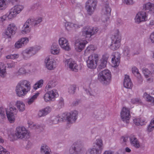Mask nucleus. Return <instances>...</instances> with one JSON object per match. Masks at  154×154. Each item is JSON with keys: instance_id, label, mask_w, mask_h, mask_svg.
I'll return each mask as SVG.
<instances>
[{"instance_id": "39448f33", "label": "nucleus", "mask_w": 154, "mask_h": 154, "mask_svg": "<svg viewBox=\"0 0 154 154\" xmlns=\"http://www.w3.org/2000/svg\"><path fill=\"white\" fill-rule=\"evenodd\" d=\"M15 134L17 138L22 139H25L30 137L29 132L23 126H20L16 128Z\"/></svg>"}, {"instance_id": "e433bc0d", "label": "nucleus", "mask_w": 154, "mask_h": 154, "mask_svg": "<svg viewBox=\"0 0 154 154\" xmlns=\"http://www.w3.org/2000/svg\"><path fill=\"white\" fill-rule=\"evenodd\" d=\"M103 145L102 141L101 139L96 140L95 143L94 144L92 148L97 149V152L101 148Z\"/></svg>"}, {"instance_id": "c85d7f7f", "label": "nucleus", "mask_w": 154, "mask_h": 154, "mask_svg": "<svg viewBox=\"0 0 154 154\" xmlns=\"http://www.w3.org/2000/svg\"><path fill=\"white\" fill-rule=\"evenodd\" d=\"M143 8L145 10H148L149 13L151 14H154V4L149 2L144 4Z\"/></svg>"}, {"instance_id": "9b49d317", "label": "nucleus", "mask_w": 154, "mask_h": 154, "mask_svg": "<svg viewBox=\"0 0 154 154\" xmlns=\"http://www.w3.org/2000/svg\"><path fill=\"white\" fill-rule=\"evenodd\" d=\"M44 66L45 68L49 70L54 69L57 66V62L51 57H47L44 60Z\"/></svg>"}, {"instance_id": "5701e85b", "label": "nucleus", "mask_w": 154, "mask_h": 154, "mask_svg": "<svg viewBox=\"0 0 154 154\" xmlns=\"http://www.w3.org/2000/svg\"><path fill=\"white\" fill-rule=\"evenodd\" d=\"M65 27L66 30L69 32L71 31L72 30L80 27L81 26L77 23L66 22L65 23Z\"/></svg>"}, {"instance_id": "4c0bfd02", "label": "nucleus", "mask_w": 154, "mask_h": 154, "mask_svg": "<svg viewBox=\"0 0 154 154\" xmlns=\"http://www.w3.org/2000/svg\"><path fill=\"white\" fill-rule=\"evenodd\" d=\"M44 82V80L42 79L38 81L33 86V89L36 90L39 88H41L43 85Z\"/></svg>"}, {"instance_id": "bf43d9fd", "label": "nucleus", "mask_w": 154, "mask_h": 154, "mask_svg": "<svg viewBox=\"0 0 154 154\" xmlns=\"http://www.w3.org/2000/svg\"><path fill=\"white\" fill-rule=\"evenodd\" d=\"M42 18L41 17H38L35 20V25H37L42 22Z\"/></svg>"}, {"instance_id": "3c124183", "label": "nucleus", "mask_w": 154, "mask_h": 154, "mask_svg": "<svg viewBox=\"0 0 154 154\" xmlns=\"http://www.w3.org/2000/svg\"><path fill=\"white\" fill-rule=\"evenodd\" d=\"M27 73L26 71L24 68H20L17 72V73L19 75H25Z\"/></svg>"}, {"instance_id": "338daca9", "label": "nucleus", "mask_w": 154, "mask_h": 154, "mask_svg": "<svg viewBox=\"0 0 154 154\" xmlns=\"http://www.w3.org/2000/svg\"><path fill=\"white\" fill-rule=\"evenodd\" d=\"M113 151L111 150L105 151L103 154H113Z\"/></svg>"}, {"instance_id": "4be33fe9", "label": "nucleus", "mask_w": 154, "mask_h": 154, "mask_svg": "<svg viewBox=\"0 0 154 154\" xmlns=\"http://www.w3.org/2000/svg\"><path fill=\"white\" fill-rule=\"evenodd\" d=\"M30 20H28L25 23L22 28L20 32L23 35L28 34L31 32V28L30 26Z\"/></svg>"}, {"instance_id": "774afa93", "label": "nucleus", "mask_w": 154, "mask_h": 154, "mask_svg": "<svg viewBox=\"0 0 154 154\" xmlns=\"http://www.w3.org/2000/svg\"><path fill=\"white\" fill-rule=\"evenodd\" d=\"M150 66L152 69V73H154V63L151 64Z\"/></svg>"}, {"instance_id": "f704fd0d", "label": "nucleus", "mask_w": 154, "mask_h": 154, "mask_svg": "<svg viewBox=\"0 0 154 154\" xmlns=\"http://www.w3.org/2000/svg\"><path fill=\"white\" fill-rule=\"evenodd\" d=\"M41 152L44 154H51V151L50 148L46 144H43L41 148Z\"/></svg>"}, {"instance_id": "6e6552de", "label": "nucleus", "mask_w": 154, "mask_h": 154, "mask_svg": "<svg viewBox=\"0 0 154 154\" xmlns=\"http://www.w3.org/2000/svg\"><path fill=\"white\" fill-rule=\"evenodd\" d=\"M23 6L20 5H17L13 7L7 13L8 18L11 20L15 18L23 9Z\"/></svg>"}, {"instance_id": "2eb2a0df", "label": "nucleus", "mask_w": 154, "mask_h": 154, "mask_svg": "<svg viewBox=\"0 0 154 154\" xmlns=\"http://www.w3.org/2000/svg\"><path fill=\"white\" fill-rule=\"evenodd\" d=\"M78 112L77 110H73L67 114L66 120L69 125L74 123L77 118Z\"/></svg>"}, {"instance_id": "20e7f679", "label": "nucleus", "mask_w": 154, "mask_h": 154, "mask_svg": "<svg viewBox=\"0 0 154 154\" xmlns=\"http://www.w3.org/2000/svg\"><path fill=\"white\" fill-rule=\"evenodd\" d=\"M115 34L112 37L111 44L110 48L112 50L118 49L121 45V37L119 35V31L118 29L115 30Z\"/></svg>"}, {"instance_id": "de8ad7c7", "label": "nucleus", "mask_w": 154, "mask_h": 154, "mask_svg": "<svg viewBox=\"0 0 154 154\" xmlns=\"http://www.w3.org/2000/svg\"><path fill=\"white\" fill-rule=\"evenodd\" d=\"M97 152V149L91 148L88 150L86 154H96Z\"/></svg>"}, {"instance_id": "5fc2aeb1", "label": "nucleus", "mask_w": 154, "mask_h": 154, "mask_svg": "<svg viewBox=\"0 0 154 154\" xmlns=\"http://www.w3.org/2000/svg\"><path fill=\"white\" fill-rule=\"evenodd\" d=\"M122 1L124 4L128 5H132L134 3L133 0H122Z\"/></svg>"}, {"instance_id": "a878e982", "label": "nucleus", "mask_w": 154, "mask_h": 154, "mask_svg": "<svg viewBox=\"0 0 154 154\" xmlns=\"http://www.w3.org/2000/svg\"><path fill=\"white\" fill-rule=\"evenodd\" d=\"M40 94V93L39 92H36L33 94L29 97L27 99V103L30 105L35 102L37 99Z\"/></svg>"}, {"instance_id": "393cba45", "label": "nucleus", "mask_w": 154, "mask_h": 154, "mask_svg": "<svg viewBox=\"0 0 154 154\" xmlns=\"http://www.w3.org/2000/svg\"><path fill=\"white\" fill-rule=\"evenodd\" d=\"M123 85L125 88L131 89L133 86L132 83L129 76L127 75H125L123 82Z\"/></svg>"}, {"instance_id": "bb28decb", "label": "nucleus", "mask_w": 154, "mask_h": 154, "mask_svg": "<svg viewBox=\"0 0 154 154\" xmlns=\"http://www.w3.org/2000/svg\"><path fill=\"white\" fill-rule=\"evenodd\" d=\"M108 58L109 56L107 54H105L102 56L99 63V67L101 69L106 67Z\"/></svg>"}, {"instance_id": "f03ea898", "label": "nucleus", "mask_w": 154, "mask_h": 154, "mask_svg": "<svg viewBox=\"0 0 154 154\" xmlns=\"http://www.w3.org/2000/svg\"><path fill=\"white\" fill-rule=\"evenodd\" d=\"M5 112L8 121L10 123H14L15 120L16 116L17 113L16 108L14 106L10 107L9 108L6 109L3 107H0V116L2 119L5 118Z\"/></svg>"}, {"instance_id": "0e129e2a", "label": "nucleus", "mask_w": 154, "mask_h": 154, "mask_svg": "<svg viewBox=\"0 0 154 154\" xmlns=\"http://www.w3.org/2000/svg\"><path fill=\"white\" fill-rule=\"evenodd\" d=\"M128 137L127 136H124L121 138V140L122 142H126L128 141Z\"/></svg>"}, {"instance_id": "69168bd1", "label": "nucleus", "mask_w": 154, "mask_h": 154, "mask_svg": "<svg viewBox=\"0 0 154 154\" xmlns=\"http://www.w3.org/2000/svg\"><path fill=\"white\" fill-rule=\"evenodd\" d=\"M8 66V68H12L14 67L15 66V63L14 62H12L7 64Z\"/></svg>"}, {"instance_id": "4468645a", "label": "nucleus", "mask_w": 154, "mask_h": 154, "mask_svg": "<svg viewBox=\"0 0 154 154\" xmlns=\"http://www.w3.org/2000/svg\"><path fill=\"white\" fill-rule=\"evenodd\" d=\"M65 66L71 70L77 72L79 69L78 65L76 62L72 59H65L64 61Z\"/></svg>"}, {"instance_id": "c9c22d12", "label": "nucleus", "mask_w": 154, "mask_h": 154, "mask_svg": "<svg viewBox=\"0 0 154 154\" xmlns=\"http://www.w3.org/2000/svg\"><path fill=\"white\" fill-rule=\"evenodd\" d=\"M96 48L93 45H90L88 46L85 50L84 52V55L87 56L89 54L92 52L96 50Z\"/></svg>"}, {"instance_id": "a19ab883", "label": "nucleus", "mask_w": 154, "mask_h": 154, "mask_svg": "<svg viewBox=\"0 0 154 154\" xmlns=\"http://www.w3.org/2000/svg\"><path fill=\"white\" fill-rule=\"evenodd\" d=\"M19 40L23 47H24L28 43L29 38L28 37H24L20 38Z\"/></svg>"}, {"instance_id": "6e6d98bb", "label": "nucleus", "mask_w": 154, "mask_h": 154, "mask_svg": "<svg viewBox=\"0 0 154 154\" xmlns=\"http://www.w3.org/2000/svg\"><path fill=\"white\" fill-rule=\"evenodd\" d=\"M149 39L150 42L154 43V31L150 34Z\"/></svg>"}, {"instance_id": "e2e57ef3", "label": "nucleus", "mask_w": 154, "mask_h": 154, "mask_svg": "<svg viewBox=\"0 0 154 154\" xmlns=\"http://www.w3.org/2000/svg\"><path fill=\"white\" fill-rule=\"evenodd\" d=\"M53 87H54L52 86L51 84L50 83H48V84L45 87V90L47 91L48 90V89L51 88Z\"/></svg>"}, {"instance_id": "9d476101", "label": "nucleus", "mask_w": 154, "mask_h": 154, "mask_svg": "<svg viewBox=\"0 0 154 154\" xmlns=\"http://www.w3.org/2000/svg\"><path fill=\"white\" fill-rule=\"evenodd\" d=\"M85 38L82 37L76 39L74 42V48L77 52H80L85 48L88 42Z\"/></svg>"}, {"instance_id": "8fccbe9b", "label": "nucleus", "mask_w": 154, "mask_h": 154, "mask_svg": "<svg viewBox=\"0 0 154 154\" xmlns=\"http://www.w3.org/2000/svg\"><path fill=\"white\" fill-rule=\"evenodd\" d=\"M23 46L21 44L20 41L18 39L15 43L14 47L16 49H19L23 48Z\"/></svg>"}, {"instance_id": "a18cd8bd", "label": "nucleus", "mask_w": 154, "mask_h": 154, "mask_svg": "<svg viewBox=\"0 0 154 154\" xmlns=\"http://www.w3.org/2000/svg\"><path fill=\"white\" fill-rule=\"evenodd\" d=\"M131 102L132 103L138 105L142 103V101L139 98H135L131 99Z\"/></svg>"}, {"instance_id": "423d86ee", "label": "nucleus", "mask_w": 154, "mask_h": 154, "mask_svg": "<svg viewBox=\"0 0 154 154\" xmlns=\"http://www.w3.org/2000/svg\"><path fill=\"white\" fill-rule=\"evenodd\" d=\"M39 46L31 47L25 49L22 52V54L25 59L26 60L35 55L41 49Z\"/></svg>"}, {"instance_id": "f8f14e48", "label": "nucleus", "mask_w": 154, "mask_h": 154, "mask_svg": "<svg viewBox=\"0 0 154 154\" xmlns=\"http://www.w3.org/2000/svg\"><path fill=\"white\" fill-rule=\"evenodd\" d=\"M120 116L124 122L128 123L131 117L130 109L125 106L123 107L121 110Z\"/></svg>"}, {"instance_id": "cd10ccee", "label": "nucleus", "mask_w": 154, "mask_h": 154, "mask_svg": "<svg viewBox=\"0 0 154 154\" xmlns=\"http://www.w3.org/2000/svg\"><path fill=\"white\" fill-rule=\"evenodd\" d=\"M51 109L50 107L47 106L41 110H39L38 113V116L39 117L45 116L51 111Z\"/></svg>"}, {"instance_id": "f257e3e1", "label": "nucleus", "mask_w": 154, "mask_h": 154, "mask_svg": "<svg viewBox=\"0 0 154 154\" xmlns=\"http://www.w3.org/2000/svg\"><path fill=\"white\" fill-rule=\"evenodd\" d=\"M31 88L30 82L27 80H22L20 81L15 88V92L17 96L23 97L30 92Z\"/></svg>"}, {"instance_id": "7ed1b4c3", "label": "nucleus", "mask_w": 154, "mask_h": 154, "mask_svg": "<svg viewBox=\"0 0 154 154\" xmlns=\"http://www.w3.org/2000/svg\"><path fill=\"white\" fill-rule=\"evenodd\" d=\"M98 79L102 84L107 85L109 84L112 79L111 72L108 69H105L100 72L98 75Z\"/></svg>"}, {"instance_id": "1a4fd4ad", "label": "nucleus", "mask_w": 154, "mask_h": 154, "mask_svg": "<svg viewBox=\"0 0 154 154\" xmlns=\"http://www.w3.org/2000/svg\"><path fill=\"white\" fill-rule=\"evenodd\" d=\"M58 96V91L56 90L53 89L45 93L43 99L45 102H50L54 101Z\"/></svg>"}, {"instance_id": "7c9ffc66", "label": "nucleus", "mask_w": 154, "mask_h": 154, "mask_svg": "<svg viewBox=\"0 0 154 154\" xmlns=\"http://www.w3.org/2000/svg\"><path fill=\"white\" fill-rule=\"evenodd\" d=\"M130 140L131 143L133 146L136 148L140 147L139 142L135 136L131 135L130 137Z\"/></svg>"}, {"instance_id": "58836bf2", "label": "nucleus", "mask_w": 154, "mask_h": 154, "mask_svg": "<svg viewBox=\"0 0 154 154\" xmlns=\"http://www.w3.org/2000/svg\"><path fill=\"white\" fill-rule=\"evenodd\" d=\"M143 73L146 79H148L152 76V72L147 68H144L142 70Z\"/></svg>"}, {"instance_id": "dca6fc26", "label": "nucleus", "mask_w": 154, "mask_h": 154, "mask_svg": "<svg viewBox=\"0 0 154 154\" xmlns=\"http://www.w3.org/2000/svg\"><path fill=\"white\" fill-rule=\"evenodd\" d=\"M147 19L148 15L146 12L140 11L136 14L134 20L136 23L139 24L146 21L147 20Z\"/></svg>"}, {"instance_id": "c756f323", "label": "nucleus", "mask_w": 154, "mask_h": 154, "mask_svg": "<svg viewBox=\"0 0 154 154\" xmlns=\"http://www.w3.org/2000/svg\"><path fill=\"white\" fill-rule=\"evenodd\" d=\"M60 51V48L57 44L53 43L52 45L50 50V52L51 54L58 55L59 54Z\"/></svg>"}, {"instance_id": "864d4df0", "label": "nucleus", "mask_w": 154, "mask_h": 154, "mask_svg": "<svg viewBox=\"0 0 154 154\" xmlns=\"http://www.w3.org/2000/svg\"><path fill=\"white\" fill-rule=\"evenodd\" d=\"M0 154H10V153L6 149L0 146Z\"/></svg>"}, {"instance_id": "37998d69", "label": "nucleus", "mask_w": 154, "mask_h": 154, "mask_svg": "<svg viewBox=\"0 0 154 154\" xmlns=\"http://www.w3.org/2000/svg\"><path fill=\"white\" fill-rule=\"evenodd\" d=\"M132 71L134 75L137 76L138 78L141 79V76L139 72L138 69L135 66L132 67Z\"/></svg>"}, {"instance_id": "72a5a7b5", "label": "nucleus", "mask_w": 154, "mask_h": 154, "mask_svg": "<svg viewBox=\"0 0 154 154\" xmlns=\"http://www.w3.org/2000/svg\"><path fill=\"white\" fill-rule=\"evenodd\" d=\"M145 119L143 118H138L133 120L134 124L137 125H142L145 124Z\"/></svg>"}, {"instance_id": "0eeeda50", "label": "nucleus", "mask_w": 154, "mask_h": 154, "mask_svg": "<svg viewBox=\"0 0 154 154\" xmlns=\"http://www.w3.org/2000/svg\"><path fill=\"white\" fill-rule=\"evenodd\" d=\"M99 55L96 54H93L89 56L86 61L87 66L88 68L91 69H96L97 63L99 60Z\"/></svg>"}, {"instance_id": "680f3d73", "label": "nucleus", "mask_w": 154, "mask_h": 154, "mask_svg": "<svg viewBox=\"0 0 154 154\" xmlns=\"http://www.w3.org/2000/svg\"><path fill=\"white\" fill-rule=\"evenodd\" d=\"M154 130V126L151 125L149 124L147 127V132H150Z\"/></svg>"}, {"instance_id": "052dcab7", "label": "nucleus", "mask_w": 154, "mask_h": 154, "mask_svg": "<svg viewBox=\"0 0 154 154\" xmlns=\"http://www.w3.org/2000/svg\"><path fill=\"white\" fill-rule=\"evenodd\" d=\"M56 82V79L55 78L51 79L48 82L50 83V84L53 87L55 85V83Z\"/></svg>"}, {"instance_id": "ea45409f", "label": "nucleus", "mask_w": 154, "mask_h": 154, "mask_svg": "<svg viewBox=\"0 0 154 154\" xmlns=\"http://www.w3.org/2000/svg\"><path fill=\"white\" fill-rule=\"evenodd\" d=\"M143 97L146 99L148 101L151 103L152 105H154V98L151 96L146 93H144L143 95Z\"/></svg>"}, {"instance_id": "09e8293b", "label": "nucleus", "mask_w": 154, "mask_h": 154, "mask_svg": "<svg viewBox=\"0 0 154 154\" xmlns=\"http://www.w3.org/2000/svg\"><path fill=\"white\" fill-rule=\"evenodd\" d=\"M59 116H58L54 118H53L52 120L53 121V124H56L57 123L60 121L63 120V119L62 118H60Z\"/></svg>"}, {"instance_id": "49530a36", "label": "nucleus", "mask_w": 154, "mask_h": 154, "mask_svg": "<svg viewBox=\"0 0 154 154\" xmlns=\"http://www.w3.org/2000/svg\"><path fill=\"white\" fill-rule=\"evenodd\" d=\"M19 57V54H10L6 56V58L7 59H11L14 60L17 58Z\"/></svg>"}, {"instance_id": "412c9836", "label": "nucleus", "mask_w": 154, "mask_h": 154, "mask_svg": "<svg viewBox=\"0 0 154 154\" xmlns=\"http://www.w3.org/2000/svg\"><path fill=\"white\" fill-rule=\"evenodd\" d=\"M120 54L118 52H115L113 55L112 58L111 63L112 66L113 67L118 66L120 61Z\"/></svg>"}, {"instance_id": "ddd939ff", "label": "nucleus", "mask_w": 154, "mask_h": 154, "mask_svg": "<svg viewBox=\"0 0 154 154\" xmlns=\"http://www.w3.org/2000/svg\"><path fill=\"white\" fill-rule=\"evenodd\" d=\"M17 29L15 24L14 23L9 24L5 30L3 35L6 38H11L12 36L15 33Z\"/></svg>"}, {"instance_id": "a211bd4d", "label": "nucleus", "mask_w": 154, "mask_h": 154, "mask_svg": "<svg viewBox=\"0 0 154 154\" xmlns=\"http://www.w3.org/2000/svg\"><path fill=\"white\" fill-rule=\"evenodd\" d=\"M97 0H88L86 2L85 8L88 14L91 15L94 11L97 5Z\"/></svg>"}, {"instance_id": "c03bdc74", "label": "nucleus", "mask_w": 154, "mask_h": 154, "mask_svg": "<svg viewBox=\"0 0 154 154\" xmlns=\"http://www.w3.org/2000/svg\"><path fill=\"white\" fill-rule=\"evenodd\" d=\"M123 53L125 56L129 57L130 55V50L128 47H125L123 49Z\"/></svg>"}, {"instance_id": "6ab92c4d", "label": "nucleus", "mask_w": 154, "mask_h": 154, "mask_svg": "<svg viewBox=\"0 0 154 154\" xmlns=\"http://www.w3.org/2000/svg\"><path fill=\"white\" fill-rule=\"evenodd\" d=\"M58 43L60 48L66 51H69L71 50L68 40L66 38L60 37L58 39Z\"/></svg>"}, {"instance_id": "4d7b16f0", "label": "nucleus", "mask_w": 154, "mask_h": 154, "mask_svg": "<svg viewBox=\"0 0 154 154\" xmlns=\"http://www.w3.org/2000/svg\"><path fill=\"white\" fill-rule=\"evenodd\" d=\"M75 90V87L73 86H71L68 88V92L71 94H73L74 93Z\"/></svg>"}, {"instance_id": "b1692460", "label": "nucleus", "mask_w": 154, "mask_h": 154, "mask_svg": "<svg viewBox=\"0 0 154 154\" xmlns=\"http://www.w3.org/2000/svg\"><path fill=\"white\" fill-rule=\"evenodd\" d=\"M17 111L20 112H23L26 109V106L24 103L21 100H17L15 103Z\"/></svg>"}, {"instance_id": "f3484780", "label": "nucleus", "mask_w": 154, "mask_h": 154, "mask_svg": "<svg viewBox=\"0 0 154 154\" xmlns=\"http://www.w3.org/2000/svg\"><path fill=\"white\" fill-rule=\"evenodd\" d=\"M111 9L109 5H105L102 10V13L106 17L105 19H104L103 18L102 19V21L103 25H107V22L111 15Z\"/></svg>"}, {"instance_id": "473e14b6", "label": "nucleus", "mask_w": 154, "mask_h": 154, "mask_svg": "<svg viewBox=\"0 0 154 154\" xmlns=\"http://www.w3.org/2000/svg\"><path fill=\"white\" fill-rule=\"evenodd\" d=\"M7 75L6 66L2 63H0V76L2 78L5 77Z\"/></svg>"}, {"instance_id": "2f4dec72", "label": "nucleus", "mask_w": 154, "mask_h": 154, "mask_svg": "<svg viewBox=\"0 0 154 154\" xmlns=\"http://www.w3.org/2000/svg\"><path fill=\"white\" fill-rule=\"evenodd\" d=\"M9 5V0H0V11L5 10Z\"/></svg>"}, {"instance_id": "603ef678", "label": "nucleus", "mask_w": 154, "mask_h": 154, "mask_svg": "<svg viewBox=\"0 0 154 154\" xmlns=\"http://www.w3.org/2000/svg\"><path fill=\"white\" fill-rule=\"evenodd\" d=\"M8 14L6 13L5 15H3L0 17V20L3 22L6 20H10L8 18Z\"/></svg>"}, {"instance_id": "13d9d810", "label": "nucleus", "mask_w": 154, "mask_h": 154, "mask_svg": "<svg viewBox=\"0 0 154 154\" xmlns=\"http://www.w3.org/2000/svg\"><path fill=\"white\" fill-rule=\"evenodd\" d=\"M98 28L97 27L93 28L92 27L91 36L96 33L98 31Z\"/></svg>"}, {"instance_id": "aec40b11", "label": "nucleus", "mask_w": 154, "mask_h": 154, "mask_svg": "<svg viewBox=\"0 0 154 154\" xmlns=\"http://www.w3.org/2000/svg\"><path fill=\"white\" fill-rule=\"evenodd\" d=\"M92 27L87 26L84 27L82 30L81 36L86 39L91 36Z\"/></svg>"}, {"instance_id": "79ce46f5", "label": "nucleus", "mask_w": 154, "mask_h": 154, "mask_svg": "<svg viewBox=\"0 0 154 154\" xmlns=\"http://www.w3.org/2000/svg\"><path fill=\"white\" fill-rule=\"evenodd\" d=\"M28 127L32 129H36L38 128L39 126L33 123L31 121H28L27 122Z\"/></svg>"}]
</instances>
